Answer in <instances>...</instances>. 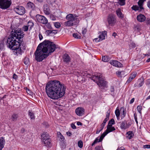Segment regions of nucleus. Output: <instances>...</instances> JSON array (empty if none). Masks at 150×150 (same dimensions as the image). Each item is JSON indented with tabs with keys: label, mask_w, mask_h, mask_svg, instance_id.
I'll list each match as a JSON object with an SVG mask.
<instances>
[{
	"label": "nucleus",
	"mask_w": 150,
	"mask_h": 150,
	"mask_svg": "<svg viewBox=\"0 0 150 150\" xmlns=\"http://www.w3.org/2000/svg\"><path fill=\"white\" fill-rule=\"evenodd\" d=\"M21 29H15L14 31L13 30L5 42L7 46L11 50H15L17 54L21 55L25 49L22 41L24 35Z\"/></svg>",
	"instance_id": "f257e3e1"
},
{
	"label": "nucleus",
	"mask_w": 150,
	"mask_h": 150,
	"mask_svg": "<svg viewBox=\"0 0 150 150\" xmlns=\"http://www.w3.org/2000/svg\"><path fill=\"white\" fill-rule=\"evenodd\" d=\"M66 87L58 81L54 80L48 82L45 86V91L51 99L57 100L62 97L65 93Z\"/></svg>",
	"instance_id": "f03ea898"
},
{
	"label": "nucleus",
	"mask_w": 150,
	"mask_h": 150,
	"mask_svg": "<svg viewBox=\"0 0 150 150\" xmlns=\"http://www.w3.org/2000/svg\"><path fill=\"white\" fill-rule=\"evenodd\" d=\"M56 48L53 42L45 40L39 45L34 53L35 59L37 62H42L54 52Z\"/></svg>",
	"instance_id": "7ed1b4c3"
},
{
	"label": "nucleus",
	"mask_w": 150,
	"mask_h": 150,
	"mask_svg": "<svg viewBox=\"0 0 150 150\" xmlns=\"http://www.w3.org/2000/svg\"><path fill=\"white\" fill-rule=\"evenodd\" d=\"M78 16L76 14H69L67 15L66 18L67 20L64 22V25L67 27H71L78 24L79 23Z\"/></svg>",
	"instance_id": "20e7f679"
},
{
	"label": "nucleus",
	"mask_w": 150,
	"mask_h": 150,
	"mask_svg": "<svg viewBox=\"0 0 150 150\" xmlns=\"http://www.w3.org/2000/svg\"><path fill=\"white\" fill-rule=\"evenodd\" d=\"M42 140L45 146H49L51 142L50 137L47 132H44L41 135Z\"/></svg>",
	"instance_id": "39448f33"
},
{
	"label": "nucleus",
	"mask_w": 150,
	"mask_h": 150,
	"mask_svg": "<svg viewBox=\"0 0 150 150\" xmlns=\"http://www.w3.org/2000/svg\"><path fill=\"white\" fill-rule=\"evenodd\" d=\"M90 78L97 83L101 89H103V79L101 77H100L99 75H96L95 74L94 75L92 76Z\"/></svg>",
	"instance_id": "423d86ee"
},
{
	"label": "nucleus",
	"mask_w": 150,
	"mask_h": 150,
	"mask_svg": "<svg viewBox=\"0 0 150 150\" xmlns=\"http://www.w3.org/2000/svg\"><path fill=\"white\" fill-rule=\"evenodd\" d=\"M107 21L109 25L114 26L117 21L116 16L112 14H109L108 16Z\"/></svg>",
	"instance_id": "0eeeda50"
},
{
	"label": "nucleus",
	"mask_w": 150,
	"mask_h": 150,
	"mask_svg": "<svg viewBox=\"0 0 150 150\" xmlns=\"http://www.w3.org/2000/svg\"><path fill=\"white\" fill-rule=\"evenodd\" d=\"M12 3L11 0H0V8L6 9L9 8Z\"/></svg>",
	"instance_id": "6e6552de"
},
{
	"label": "nucleus",
	"mask_w": 150,
	"mask_h": 150,
	"mask_svg": "<svg viewBox=\"0 0 150 150\" xmlns=\"http://www.w3.org/2000/svg\"><path fill=\"white\" fill-rule=\"evenodd\" d=\"M36 18L38 22L42 24H46L48 22L47 18L43 16L37 14L36 16Z\"/></svg>",
	"instance_id": "1a4fd4ad"
},
{
	"label": "nucleus",
	"mask_w": 150,
	"mask_h": 150,
	"mask_svg": "<svg viewBox=\"0 0 150 150\" xmlns=\"http://www.w3.org/2000/svg\"><path fill=\"white\" fill-rule=\"evenodd\" d=\"M14 11L17 14L20 15H23L25 13L24 8L21 6H18L14 8Z\"/></svg>",
	"instance_id": "9d476101"
},
{
	"label": "nucleus",
	"mask_w": 150,
	"mask_h": 150,
	"mask_svg": "<svg viewBox=\"0 0 150 150\" xmlns=\"http://www.w3.org/2000/svg\"><path fill=\"white\" fill-rule=\"evenodd\" d=\"M84 108L82 107L77 108L75 110L76 114L79 116H82L84 114Z\"/></svg>",
	"instance_id": "9b49d317"
},
{
	"label": "nucleus",
	"mask_w": 150,
	"mask_h": 150,
	"mask_svg": "<svg viewBox=\"0 0 150 150\" xmlns=\"http://www.w3.org/2000/svg\"><path fill=\"white\" fill-rule=\"evenodd\" d=\"M62 60L64 63L68 64L71 62V58L68 54L66 53L62 56Z\"/></svg>",
	"instance_id": "f8f14e48"
},
{
	"label": "nucleus",
	"mask_w": 150,
	"mask_h": 150,
	"mask_svg": "<svg viewBox=\"0 0 150 150\" xmlns=\"http://www.w3.org/2000/svg\"><path fill=\"white\" fill-rule=\"evenodd\" d=\"M115 128L114 127L107 125V129L104 132V138L109 133L112 132L115 130Z\"/></svg>",
	"instance_id": "ddd939ff"
},
{
	"label": "nucleus",
	"mask_w": 150,
	"mask_h": 150,
	"mask_svg": "<svg viewBox=\"0 0 150 150\" xmlns=\"http://www.w3.org/2000/svg\"><path fill=\"white\" fill-rule=\"evenodd\" d=\"M110 63L116 67H121L122 66V64L116 60H112L110 62Z\"/></svg>",
	"instance_id": "4468645a"
},
{
	"label": "nucleus",
	"mask_w": 150,
	"mask_h": 150,
	"mask_svg": "<svg viewBox=\"0 0 150 150\" xmlns=\"http://www.w3.org/2000/svg\"><path fill=\"white\" fill-rule=\"evenodd\" d=\"M103 139V133L102 134L101 136L99 137H98L96 138L94 140L91 146H93L95 144L97 143L102 142Z\"/></svg>",
	"instance_id": "2eb2a0df"
},
{
	"label": "nucleus",
	"mask_w": 150,
	"mask_h": 150,
	"mask_svg": "<svg viewBox=\"0 0 150 150\" xmlns=\"http://www.w3.org/2000/svg\"><path fill=\"white\" fill-rule=\"evenodd\" d=\"M119 123H120V127L122 129H125L129 127V125L127 123V122L126 120H125L122 122H119Z\"/></svg>",
	"instance_id": "dca6fc26"
},
{
	"label": "nucleus",
	"mask_w": 150,
	"mask_h": 150,
	"mask_svg": "<svg viewBox=\"0 0 150 150\" xmlns=\"http://www.w3.org/2000/svg\"><path fill=\"white\" fill-rule=\"evenodd\" d=\"M98 34H99L98 38L94 39V41H95L96 42H98L102 40H103V31L99 32Z\"/></svg>",
	"instance_id": "f3484780"
},
{
	"label": "nucleus",
	"mask_w": 150,
	"mask_h": 150,
	"mask_svg": "<svg viewBox=\"0 0 150 150\" xmlns=\"http://www.w3.org/2000/svg\"><path fill=\"white\" fill-rule=\"evenodd\" d=\"M137 19L138 21L142 22L145 21L146 18L144 15L140 14L137 16Z\"/></svg>",
	"instance_id": "a211bd4d"
},
{
	"label": "nucleus",
	"mask_w": 150,
	"mask_h": 150,
	"mask_svg": "<svg viewBox=\"0 0 150 150\" xmlns=\"http://www.w3.org/2000/svg\"><path fill=\"white\" fill-rule=\"evenodd\" d=\"M44 12L47 15H49L50 14V7L48 5L45 4L44 5Z\"/></svg>",
	"instance_id": "6ab92c4d"
},
{
	"label": "nucleus",
	"mask_w": 150,
	"mask_h": 150,
	"mask_svg": "<svg viewBox=\"0 0 150 150\" xmlns=\"http://www.w3.org/2000/svg\"><path fill=\"white\" fill-rule=\"evenodd\" d=\"M116 13L119 18L121 19H123L124 18V15L121 11V9L120 8H118L116 10Z\"/></svg>",
	"instance_id": "aec40b11"
},
{
	"label": "nucleus",
	"mask_w": 150,
	"mask_h": 150,
	"mask_svg": "<svg viewBox=\"0 0 150 150\" xmlns=\"http://www.w3.org/2000/svg\"><path fill=\"white\" fill-rule=\"evenodd\" d=\"M134 136V134L132 131H129L126 133V137L129 139H131Z\"/></svg>",
	"instance_id": "412c9836"
},
{
	"label": "nucleus",
	"mask_w": 150,
	"mask_h": 150,
	"mask_svg": "<svg viewBox=\"0 0 150 150\" xmlns=\"http://www.w3.org/2000/svg\"><path fill=\"white\" fill-rule=\"evenodd\" d=\"M137 74V73L136 72H134L131 74L129 79L127 81L126 83H129L131 82L132 80L136 76Z\"/></svg>",
	"instance_id": "4be33fe9"
},
{
	"label": "nucleus",
	"mask_w": 150,
	"mask_h": 150,
	"mask_svg": "<svg viewBox=\"0 0 150 150\" xmlns=\"http://www.w3.org/2000/svg\"><path fill=\"white\" fill-rule=\"evenodd\" d=\"M28 8L32 10H34L35 9V6L34 4L31 2H28L27 4Z\"/></svg>",
	"instance_id": "5701e85b"
},
{
	"label": "nucleus",
	"mask_w": 150,
	"mask_h": 150,
	"mask_svg": "<svg viewBox=\"0 0 150 150\" xmlns=\"http://www.w3.org/2000/svg\"><path fill=\"white\" fill-rule=\"evenodd\" d=\"M5 143V140L3 137L0 138V150H2L4 147V145Z\"/></svg>",
	"instance_id": "b1692460"
},
{
	"label": "nucleus",
	"mask_w": 150,
	"mask_h": 150,
	"mask_svg": "<svg viewBox=\"0 0 150 150\" xmlns=\"http://www.w3.org/2000/svg\"><path fill=\"white\" fill-rule=\"evenodd\" d=\"M28 115L29 116L31 119H35V117L34 115V113L32 112L31 110H29Z\"/></svg>",
	"instance_id": "393cba45"
},
{
	"label": "nucleus",
	"mask_w": 150,
	"mask_h": 150,
	"mask_svg": "<svg viewBox=\"0 0 150 150\" xmlns=\"http://www.w3.org/2000/svg\"><path fill=\"white\" fill-rule=\"evenodd\" d=\"M110 111L108 110L107 111L106 115V117L104 120V123H105L109 120V118L110 115Z\"/></svg>",
	"instance_id": "a878e982"
},
{
	"label": "nucleus",
	"mask_w": 150,
	"mask_h": 150,
	"mask_svg": "<svg viewBox=\"0 0 150 150\" xmlns=\"http://www.w3.org/2000/svg\"><path fill=\"white\" fill-rule=\"evenodd\" d=\"M145 0H139L138 2L139 7L140 8V9H141L142 10L144 9V8L143 7V5L144 2Z\"/></svg>",
	"instance_id": "bb28decb"
},
{
	"label": "nucleus",
	"mask_w": 150,
	"mask_h": 150,
	"mask_svg": "<svg viewBox=\"0 0 150 150\" xmlns=\"http://www.w3.org/2000/svg\"><path fill=\"white\" fill-rule=\"evenodd\" d=\"M18 117V115L16 113H14L11 116V119L13 121H16Z\"/></svg>",
	"instance_id": "cd10ccee"
},
{
	"label": "nucleus",
	"mask_w": 150,
	"mask_h": 150,
	"mask_svg": "<svg viewBox=\"0 0 150 150\" xmlns=\"http://www.w3.org/2000/svg\"><path fill=\"white\" fill-rule=\"evenodd\" d=\"M132 9L135 11H141L142 10L140 9V8L136 5H134L132 7Z\"/></svg>",
	"instance_id": "c85d7f7f"
},
{
	"label": "nucleus",
	"mask_w": 150,
	"mask_h": 150,
	"mask_svg": "<svg viewBox=\"0 0 150 150\" xmlns=\"http://www.w3.org/2000/svg\"><path fill=\"white\" fill-rule=\"evenodd\" d=\"M115 113L117 118L118 120H119L120 115V111L117 108L115 111Z\"/></svg>",
	"instance_id": "c756f323"
},
{
	"label": "nucleus",
	"mask_w": 150,
	"mask_h": 150,
	"mask_svg": "<svg viewBox=\"0 0 150 150\" xmlns=\"http://www.w3.org/2000/svg\"><path fill=\"white\" fill-rule=\"evenodd\" d=\"M27 25L30 29H31L32 27L33 26L34 23L31 21H29L27 23Z\"/></svg>",
	"instance_id": "7c9ffc66"
},
{
	"label": "nucleus",
	"mask_w": 150,
	"mask_h": 150,
	"mask_svg": "<svg viewBox=\"0 0 150 150\" xmlns=\"http://www.w3.org/2000/svg\"><path fill=\"white\" fill-rule=\"evenodd\" d=\"M46 32L47 33V35L52 36L54 35L53 30H47L46 31Z\"/></svg>",
	"instance_id": "2f4dec72"
},
{
	"label": "nucleus",
	"mask_w": 150,
	"mask_h": 150,
	"mask_svg": "<svg viewBox=\"0 0 150 150\" xmlns=\"http://www.w3.org/2000/svg\"><path fill=\"white\" fill-rule=\"evenodd\" d=\"M108 82L104 79V91L107 90L108 86Z\"/></svg>",
	"instance_id": "473e14b6"
},
{
	"label": "nucleus",
	"mask_w": 150,
	"mask_h": 150,
	"mask_svg": "<svg viewBox=\"0 0 150 150\" xmlns=\"http://www.w3.org/2000/svg\"><path fill=\"white\" fill-rule=\"evenodd\" d=\"M138 82L139 83V87H141L144 84V79H142V80L141 79H139L138 81Z\"/></svg>",
	"instance_id": "72a5a7b5"
},
{
	"label": "nucleus",
	"mask_w": 150,
	"mask_h": 150,
	"mask_svg": "<svg viewBox=\"0 0 150 150\" xmlns=\"http://www.w3.org/2000/svg\"><path fill=\"white\" fill-rule=\"evenodd\" d=\"M123 109V111L122 112V113L121 115V116L122 117V118H123L125 117L126 115V111L124 109V108L123 107H122L121 108V110Z\"/></svg>",
	"instance_id": "f704fd0d"
},
{
	"label": "nucleus",
	"mask_w": 150,
	"mask_h": 150,
	"mask_svg": "<svg viewBox=\"0 0 150 150\" xmlns=\"http://www.w3.org/2000/svg\"><path fill=\"white\" fill-rule=\"evenodd\" d=\"M115 123V121L114 119H112L108 122V126H112V125Z\"/></svg>",
	"instance_id": "c9c22d12"
},
{
	"label": "nucleus",
	"mask_w": 150,
	"mask_h": 150,
	"mask_svg": "<svg viewBox=\"0 0 150 150\" xmlns=\"http://www.w3.org/2000/svg\"><path fill=\"white\" fill-rule=\"evenodd\" d=\"M73 36L75 38L77 39H80L81 36L77 33H74L73 34Z\"/></svg>",
	"instance_id": "e433bc0d"
},
{
	"label": "nucleus",
	"mask_w": 150,
	"mask_h": 150,
	"mask_svg": "<svg viewBox=\"0 0 150 150\" xmlns=\"http://www.w3.org/2000/svg\"><path fill=\"white\" fill-rule=\"evenodd\" d=\"M110 58L108 56H104V62H108L110 59Z\"/></svg>",
	"instance_id": "4c0bfd02"
},
{
	"label": "nucleus",
	"mask_w": 150,
	"mask_h": 150,
	"mask_svg": "<svg viewBox=\"0 0 150 150\" xmlns=\"http://www.w3.org/2000/svg\"><path fill=\"white\" fill-rule=\"evenodd\" d=\"M142 108V107L141 105H139L137 107V110L140 114L142 113L141 110Z\"/></svg>",
	"instance_id": "58836bf2"
},
{
	"label": "nucleus",
	"mask_w": 150,
	"mask_h": 150,
	"mask_svg": "<svg viewBox=\"0 0 150 150\" xmlns=\"http://www.w3.org/2000/svg\"><path fill=\"white\" fill-rule=\"evenodd\" d=\"M78 145L80 148H82L83 146V143L82 141L80 140L78 141Z\"/></svg>",
	"instance_id": "ea45409f"
},
{
	"label": "nucleus",
	"mask_w": 150,
	"mask_h": 150,
	"mask_svg": "<svg viewBox=\"0 0 150 150\" xmlns=\"http://www.w3.org/2000/svg\"><path fill=\"white\" fill-rule=\"evenodd\" d=\"M24 63L25 65H27L29 63V58H28L25 57L24 60Z\"/></svg>",
	"instance_id": "a19ab883"
},
{
	"label": "nucleus",
	"mask_w": 150,
	"mask_h": 150,
	"mask_svg": "<svg viewBox=\"0 0 150 150\" xmlns=\"http://www.w3.org/2000/svg\"><path fill=\"white\" fill-rule=\"evenodd\" d=\"M54 25L57 28H59L61 26L60 23L58 22H55L54 23Z\"/></svg>",
	"instance_id": "79ce46f5"
},
{
	"label": "nucleus",
	"mask_w": 150,
	"mask_h": 150,
	"mask_svg": "<svg viewBox=\"0 0 150 150\" xmlns=\"http://www.w3.org/2000/svg\"><path fill=\"white\" fill-rule=\"evenodd\" d=\"M146 84L148 87L150 88V79H147L146 81Z\"/></svg>",
	"instance_id": "37998d69"
},
{
	"label": "nucleus",
	"mask_w": 150,
	"mask_h": 150,
	"mask_svg": "<svg viewBox=\"0 0 150 150\" xmlns=\"http://www.w3.org/2000/svg\"><path fill=\"white\" fill-rule=\"evenodd\" d=\"M58 138H59V140H60L61 141L63 142H64V140H65V138L62 135H60L58 137Z\"/></svg>",
	"instance_id": "c03bdc74"
},
{
	"label": "nucleus",
	"mask_w": 150,
	"mask_h": 150,
	"mask_svg": "<svg viewBox=\"0 0 150 150\" xmlns=\"http://www.w3.org/2000/svg\"><path fill=\"white\" fill-rule=\"evenodd\" d=\"M28 27L27 25H24L22 27V30L24 31H27L28 30Z\"/></svg>",
	"instance_id": "a18cd8bd"
},
{
	"label": "nucleus",
	"mask_w": 150,
	"mask_h": 150,
	"mask_svg": "<svg viewBox=\"0 0 150 150\" xmlns=\"http://www.w3.org/2000/svg\"><path fill=\"white\" fill-rule=\"evenodd\" d=\"M82 33L83 35L85 34L87 31V29L86 28H83L82 29Z\"/></svg>",
	"instance_id": "49530a36"
},
{
	"label": "nucleus",
	"mask_w": 150,
	"mask_h": 150,
	"mask_svg": "<svg viewBox=\"0 0 150 150\" xmlns=\"http://www.w3.org/2000/svg\"><path fill=\"white\" fill-rule=\"evenodd\" d=\"M120 1V5L123 6L125 4V0H118Z\"/></svg>",
	"instance_id": "de8ad7c7"
},
{
	"label": "nucleus",
	"mask_w": 150,
	"mask_h": 150,
	"mask_svg": "<svg viewBox=\"0 0 150 150\" xmlns=\"http://www.w3.org/2000/svg\"><path fill=\"white\" fill-rule=\"evenodd\" d=\"M95 150H103V148L102 146H97L95 148Z\"/></svg>",
	"instance_id": "09e8293b"
},
{
	"label": "nucleus",
	"mask_w": 150,
	"mask_h": 150,
	"mask_svg": "<svg viewBox=\"0 0 150 150\" xmlns=\"http://www.w3.org/2000/svg\"><path fill=\"white\" fill-rule=\"evenodd\" d=\"M50 19L52 21H55L56 20V17L53 14H51L50 15Z\"/></svg>",
	"instance_id": "8fccbe9b"
},
{
	"label": "nucleus",
	"mask_w": 150,
	"mask_h": 150,
	"mask_svg": "<svg viewBox=\"0 0 150 150\" xmlns=\"http://www.w3.org/2000/svg\"><path fill=\"white\" fill-rule=\"evenodd\" d=\"M110 90L111 93H113L115 91L114 87L112 86H111L110 88Z\"/></svg>",
	"instance_id": "3c124183"
},
{
	"label": "nucleus",
	"mask_w": 150,
	"mask_h": 150,
	"mask_svg": "<svg viewBox=\"0 0 150 150\" xmlns=\"http://www.w3.org/2000/svg\"><path fill=\"white\" fill-rule=\"evenodd\" d=\"M103 122L101 124L102 128L101 129H100L99 130H97L96 131V134H98L99 133H100V131H101L103 129Z\"/></svg>",
	"instance_id": "603ef678"
},
{
	"label": "nucleus",
	"mask_w": 150,
	"mask_h": 150,
	"mask_svg": "<svg viewBox=\"0 0 150 150\" xmlns=\"http://www.w3.org/2000/svg\"><path fill=\"white\" fill-rule=\"evenodd\" d=\"M134 117L135 120L137 124H138V122L137 120V115L136 113H135L134 114Z\"/></svg>",
	"instance_id": "864d4df0"
},
{
	"label": "nucleus",
	"mask_w": 150,
	"mask_h": 150,
	"mask_svg": "<svg viewBox=\"0 0 150 150\" xmlns=\"http://www.w3.org/2000/svg\"><path fill=\"white\" fill-rule=\"evenodd\" d=\"M146 24L147 25H150V19L147 18L146 19Z\"/></svg>",
	"instance_id": "5fc2aeb1"
},
{
	"label": "nucleus",
	"mask_w": 150,
	"mask_h": 150,
	"mask_svg": "<svg viewBox=\"0 0 150 150\" xmlns=\"http://www.w3.org/2000/svg\"><path fill=\"white\" fill-rule=\"evenodd\" d=\"M143 148H144L150 149V145H145L143 146Z\"/></svg>",
	"instance_id": "6e6d98bb"
},
{
	"label": "nucleus",
	"mask_w": 150,
	"mask_h": 150,
	"mask_svg": "<svg viewBox=\"0 0 150 150\" xmlns=\"http://www.w3.org/2000/svg\"><path fill=\"white\" fill-rule=\"evenodd\" d=\"M71 127L72 128L74 129H76V127L75 125L73 123H72L71 125Z\"/></svg>",
	"instance_id": "4d7b16f0"
},
{
	"label": "nucleus",
	"mask_w": 150,
	"mask_h": 150,
	"mask_svg": "<svg viewBox=\"0 0 150 150\" xmlns=\"http://www.w3.org/2000/svg\"><path fill=\"white\" fill-rule=\"evenodd\" d=\"M13 78L15 79H16L18 78V76L15 74H13Z\"/></svg>",
	"instance_id": "13d9d810"
},
{
	"label": "nucleus",
	"mask_w": 150,
	"mask_h": 150,
	"mask_svg": "<svg viewBox=\"0 0 150 150\" xmlns=\"http://www.w3.org/2000/svg\"><path fill=\"white\" fill-rule=\"evenodd\" d=\"M39 39L40 40H41L42 39L43 36H42V34L40 33H39Z\"/></svg>",
	"instance_id": "bf43d9fd"
},
{
	"label": "nucleus",
	"mask_w": 150,
	"mask_h": 150,
	"mask_svg": "<svg viewBox=\"0 0 150 150\" xmlns=\"http://www.w3.org/2000/svg\"><path fill=\"white\" fill-rule=\"evenodd\" d=\"M67 134L69 136H70L72 135L71 133L69 132H66Z\"/></svg>",
	"instance_id": "052dcab7"
},
{
	"label": "nucleus",
	"mask_w": 150,
	"mask_h": 150,
	"mask_svg": "<svg viewBox=\"0 0 150 150\" xmlns=\"http://www.w3.org/2000/svg\"><path fill=\"white\" fill-rule=\"evenodd\" d=\"M134 98H132L131 100L129 102V103L130 104L132 103L134 101Z\"/></svg>",
	"instance_id": "680f3d73"
},
{
	"label": "nucleus",
	"mask_w": 150,
	"mask_h": 150,
	"mask_svg": "<svg viewBox=\"0 0 150 150\" xmlns=\"http://www.w3.org/2000/svg\"><path fill=\"white\" fill-rule=\"evenodd\" d=\"M106 34H107V31H106L104 30V40L105 39V35H106Z\"/></svg>",
	"instance_id": "e2e57ef3"
},
{
	"label": "nucleus",
	"mask_w": 150,
	"mask_h": 150,
	"mask_svg": "<svg viewBox=\"0 0 150 150\" xmlns=\"http://www.w3.org/2000/svg\"><path fill=\"white\" fill-rule=\"evenodd\" d=\"M130 45H132V47L133 48H134L135 47V44L134 43H131L130 44Z\"/></svg>",
	"instance_id": "0e129e2a"
},
{
	"label": "nucleus",
	"mask_w": 150,
	"mask_h": 150,
	"mask_svg": "<svg viewBox=\"0 0 150 150\" xmlns=\"http://www.w3.org/2000/svg\"><path fill=\"white\" fill-rule=\"evenodd\" d=\"M77 124L78 125H82V123L81 122H77Z\"/></svg>",
	"instance_id": "69168bd1"
},
{
	"label": "nucleus",
	"mask_w": 150,
	"mask_h": 150,
	"mask_svg": "<svg viewBox=\"0 0 150 150\" xmlns=\"http://www.w3.org/2000/svg\"><path fill=\"white\" fill-rule=\"evenodd\" d=\"M135 28L136 29H137L138 31H139L140 30V28H139V27L138 26H137L135 27Z\"/></svg>",
	"instance_id": "338daca9"
},
{
	"label": "nucleus",
	"mask_w": 150,
	"mask_h": 150,
	"mask_svg": "<svg viewBox=\"0 0 150 150\" xmlns=\"http://www.w3.org/2000/svg\"><path fill=\"white\" fill-rule=\"evenodd\" d=\"M147 6L149 8H150V1H148L147 3Z\"/></svg>",
	"instance_id": "774afa93"
}]
</instances>
